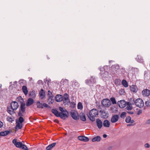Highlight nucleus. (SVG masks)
Segmentation results:
<instances>
[{
	"instance_id": "nucleus-34",
	"label": "nucleus",
	"mask_w": 150,
	"mask_h": 150,
	"mask_svg": "<svg viewBox=\"0 0 150 150\" xmlns=\"http://www.w3.org/2000/svg\"><path fill=\"white\" fill-rule=\"evenodd\" d=\"M136 59L137 61L141 63L143 62V59L141 57L137 56Z\"/></svg>"
},
{
	"instance_id": "nucleus-2",
	"label": "nucleus",
	"mask_w": 150,
	"mask_h": 150,
	"mask_svg": "<svg viewBox=\"0 0 150 150\" xmlns=\"http://www.w3.org/2000/svg\"><path fill=\"white\" fill-rule=\"evenodd\" d=\"M19 107L18 103L16 101H14L11 103V108L8 107L7 111L8 112L10 115L13 114L15 112L14 110L17 109Z\"/></svg>"
},
{
	"instance_id": "nucleus-22",
	"label": "nucleus",
	"mask_w": 150,
	"mask_h": 150,
	"mask_svg": "<svg viewBox=\"0 0 150 150\" xmlns=\"http://www.w3.org/2000/svg\"><path fill=\"white\" fill-rule=\"evenodd\" d=\"M56 144V143H53L52 144H50L46 147V149L47 150H50L52 148L55 147Z\"/></svg>"
},
{
	"instance_id": "nucleus-12",
	"label": "nucleus",
	"mask_w": 150,
	"mask_h": 150,
	"mask_svg": "<svg viewBox=\"0 0 150 150\" xmlns=\"http://www.w3.org/2000/svg\"><path fill=\"white\" fill-rule=\"evenodd\" d=\"M117 105L121 108H123L126 106V102L124 100H120L117 102Z\"/></svg>"
},
{
	"instance_id": "nucleus-53",
	"label": "nucleus",
	"mask_w": 150,
	"mask_h": 150,
	"mask_svg": "<svg viewBox=\"0 0 150 150\" xmlns=\"http://www.w3.org/2000/svg\"><path fill=\"white\" fill-rule=\"evenodd\" d=\"M146 123L148 124H150V119L146 121Z\"/></svg>"
},
{
	"instance_id": "nucleus-18",
	"label": "nucleus",
	"mask_w": 150,
	"mask_h": 150,
	"mask_svg": "<svg viewBox=\"0 0 150 150\" xmlns=\"http://www.w3.org/2000/svg\"><path fill=\"white\" fill-rule=\"evenodd\" d=\"M78 139L79 140L84 142H88L89 140L88 137L83 136H79L78 137Z\"/></svg>"
},
{
	"instance_id": "nucleus-13",
	"label": "nucleus",
	"mask_w": 150,
	"mask_h": 150,
	"mask_svg": "<svg viewBox=\"0 0 150 150\" xmlns=\"http://www.w3.org/2000/svg\"><path fill=\"white\" fill-rule=\"evenodd\" d=\"M13 143L15 146L18 148H21L22 146V143L21 142H17V140L16 139H14L13 140Z\"/></svg>"
},
{
	"instance_id": "nucleus-32",
	"label": "nucleus",
	"mask_w": 150,
	"mask_h": 150,
	"mask_svg": "<svg viewBox=\"0 0 150 150\" xmlns=\"http://www.w3.org/2000/svg\"><path fill=\"white\" fill-rule=\"evenodd\" d=\"M36 105L37 108H43V104L40 103V101H38L37 102Z\"/></svg>"
},
{
	"instance_id": "nucleus-8",
	"label": "nucleus",
	"mask_w": 150,
	"mask_h": 150,
	"mask_svg": "<svg viewBox=\"0 0 150 150\" xmlns=\"http://www.w3.org/2000/svg\"><path fill=\"white\" fill-rule=\"evenodd\" d=\"M102 105L106 107H109L111 105L110 101L108 99H105L103 100L102 101Z\"/></svg>"
},
{
	"instance_id": "nucleus-36",
	"label": "nucleus",
	"mask_w": 150,
	"mask_h": 150,
	"mask_svg": "<svg viewBox=\"0 0 150 150\" xmlns=\"http://www.w3.org/2000/svg\"><path fill=\"white\" fill-rule=\"evenodd\" d=\"M22 116H20V117L18 119V122L21 123H22V122H23L24 121V119L23 117H22Z\"/></svg>"
},
{
	"instance_id": "nucleus-33",
	"label": "nucleus",
	"mask_w": 150,
	"mask_h": 150,
	"mask_svg": "<svg viewBox=\"0 0 150 150\" xmlns=\"http://www.w3.org/2000/svg\"><path fill=\"white\" fill-rule=\"evenodd\" d=\"M122 84L124 87H127L128 86V84L127 81L123 79L122 81Z\"/></svg>"
},
{
	"instance_id": "nucleus-51",
	"label": "nucleus",
	"mask_w": 150,
	"mask_h": 150,
	"mask_svg": "<svg viewBox=\"0 0 150 150\" xmlns=\"http://www.w3.org/2000/svg\"><path fill=\"white\" fill-rule=\"evenodd\" d=\"M142 113V110H139L137 112V114L139 115Z\"/></svg>"
},
{
	"instance_id": "nucleus-24",
	"label": "nucleus",
	"mask_w": 150,
	"mask_h": 150,
	"mask_svg": "<svg viewBox=\"0 0 150 150\" xmlns=\"http://www.w3.org/2000/svg\"><path fill=\"white\" fill-rule=\"evenodd\" d=\"M125 121L127 123L131 124L133 123L134 122L133 120H131V118L129 116H128L126 117L125 120Z\"/></svg>"
},
{
	"instance_id": "nucleus-25",
	"label": "nucleus",
	"mask_w": 150,
	"mask_h": 150,
	"mask_svg": "<svg viewBox=\"0 0 150 150\" xmlns=\"http://www.w3.org/2000/svg\"><path fill=\"white\" fill-rule=\"evenodd\" d=\"M39 94L41 99H42L44 98L45 95V93L43 89H41L39 92Z\"/></svg>"
},
{
	"instance_id": "nucleus-26",
	"label": "nucleus",
	"mask_w": 150,
	"mask_h": 150,
	"mask_svg": "<svg viewBox=\"0 0 150 150\" xmlns=\"http://www.w3.org/2000/svg\"><path fill=\"white\" fill-rule=\"evenodd\" d=\"M22 90L24 94L26 95L28 94V91L27 87L25 86H23L22 88Z\"/></svg>"
},
{
	"instance_id": "nucleus-17",
	"label": "nucleus",
	"mask_w": 150,
	"mask_h": 150,
	"mask_svg": "<svg viewBox=\"0 0 150 150\" xmlns=\"http://www.w3.org/2000/svg\"><path fill=\"white\" fill-rule=\"evenodd\" d=\"M63 97L62 95H58L55 97V100L57 102H60L63 100Z\"/></svg>"
},
{
	"instance_id": "nucleus-27",
	"label": "nucleus",
	"mask_w": 150,
	"mask_h": 150,
	"mask_svg": "<svg viewBox=\"0 0 150 150\" xmlns=\"http://www.w3.org/2000/svg\"><path fill=\"white\" fill-rule=\"evenodd\" d=\"M16 125L15 127V129L16 131L17 130V128H18L19 129H21L22 127V123H20L18 122H16Z\"/></svg>"
},
{
	"instance_id": "nucleus-46",
	"label": "nucleus",
	"mask_w": 150,
	"mask_h": 150,
	"mask_svg": "<svg viewBox=\"0 0 150 150\" xmlns=\"http://www.w3.org/2000/svg\"><path fill=\"white\" fill-rule=\"evenodd\" d=\"M124 90H120V91H119V93L121 94H124Z\"/></svg>"
},
{
	"instance_id": "nucleus-10",
	"label": "nucleus",
	"mask_w": 150,
	"mask_h": 150,
	"mask_svg": "<svg viewBox=\"0 0 150 150\" xmlns=\"http://www.w3.org/2000/svg\"><path fill=\"white\" fill-rule=\"evenodd\" d=\"M25 103H22L21 106V109L19 110L18 115L19 116H23L22 113L24 112L25 111Z\"/></svg>"
},
{
	"instance_id": "nucleus-3",
	"label": "nucleus",
	"mask_w": 150,
	"mask_h": 150,
	"mask_svg": "<svg viewBox=\"0 0 150 150\" xmlns=\"http://www.w3.org/2000/svg\"><path fill=\"white\" fill-rule=\"evenodd\" d=\"M98 114V112L96 109H93L91 110L89 115H88L89 119L92 122L95 120V117Z\"/></svg>"
},
{
	"instance_id": "nucleus-5",
	"label": "nucleus",
	"mask_w": 150,
	"mask_h": 150,
	"mask_svg": "<svg viewBox=\"0 0 150 150\" xmlns=\"http://www.w3.org/2000/svg\"><path fill=\"white\" fill-rule=\"evenodd\" d=\"M59 110L61 111L60 112L59 117L63 119L64 120L69 117V114L68 112L66 110H64L63 108L61 107H59Z\"/></svg>"
},
{
	"instance_id": "nucleus-44",
	"label": "nucleus",
	"mask_w": 150,
	"mask_h": 150,
	"mask_svg": "<svg viewBox=\"0 0 150 150\" xmlns=\"http://www.w3.org/2000/svg\"><path fill=\"white\" fill-rule=\"evenodd\" d=\"M43 107H45V108H48L49 107L48 105V104H47L45 103H43Z\"/></svg>"
},
{
	"instance_id": "nucleus-58",
	"label": "nucleus",
	"mask_w": 150,
	"mask_h": 150,
	"mask_svg": "<svg viewBox=\"0 0 150 150\" xmlns=\"http://www.w3.org/2000/svg\"><path fill=\"white\" fill-rule=\"evenodd\" d=\"M20 98H21V99H22H22H22V98H21V97H20Z\"/></svg>"
},
{
	"instance_id": "nucleus-7",
	"label": "nucleus",
	"mask_w": 150,
	"mask_h": 150,
	"mask_svg": "<svg viewBox=\"0 0 150 150\" xmlns=\"http://www.w3.org/2000/svg\"><path fill=\"white\" fill-rule=\"evenodd\" d=\"M96 79L95 77L92 76L91 77L90 80H86L85 81L86 83L90 86H92L93 84L95 83L96 82Z\"/></svg>"
},
{
	"instance_id": "nucleus-28",
	"label": "nucleus",
	"mask_w": 150,
	"mask_h": 150,
	"mask_svg": "<svg viewBox=\"0 0 150 150\" xmlns=\"http://www.w3.org/2000/svg\"><path fill=\"white\" fill-rule=\"evenodd\" d=\"M52 113H53L57 117H59L60 112L57 110L54 109H52Z\"/></svg>"
},
{
	"instance_id": "nucleus-42",
	"label": "nucleus",
	"mask_w": 150,
	"mask_h": 150,
	"mask_svg": "<svg viewBox=\"0 0 150 150\" xmlns=\"http://www.w3.org/2000/svg\"><path fill=\"white\" fill-rule=\"evenodd\" d=\"M72 85L76 86L77 87L79 86V85L77 82L76 81H74L72 83Z\"/></svg>"
},
{
	"instance_id": "nucleus-30",
	"label": "nucleus",
	"mask_w": 150,
	"mask_h": 150,
	"mask_svg": "<svg viewBox=\"0 0 150 150\" xmlns=\"http://www.w3.org/2000/svg\"><path fill=\"white\" fill-rule=\"evenodd\" d=\"M101 139V138L99 136H96L92 139V141L93 142L97 141L99 142Z\"/></svg>"
},
{
	"instance_id": "nucleus-31",
	"label": "nucleus",
	"mask_w": 150,
	"mask_h": 150,
	"mask_svg": "<svg viewBox=\"0 0 150 150\" xmlns=\"http://www.w3.org/2000/svg\"><path fill=\"white\" fill-rule=\"evenodd\" d=\"M80 118L81 120L83 121H85L86 120L85 115L83 113H81L80 114Z\"/></svg>"
},
{
	"instance_id": "nucleus-37",
	"label": "nucleus",
	"mask_w": 150,
	"mask_h": 150,
	"mask_svg": "<svg viewBox=\"0 0 150 150\" xmlns=\"http://www.w3.org/2000/svg\"><path fill=\"white\" fill-rule=\"evenodd\" d=\"M110 101L112 102L113 104H115L116 103V102L115 100V99L114 98L112 97L110 98Z\"/></svg>"
},
{
	"instance_id": "nucleus-43",
	"label": "nucleus",
	"mask_w": 150,
	"mask_h": 150,
	"mask_svg": "<svg viewBox=\"0 0 150 150\" xmlns=\"http://www.w3.org/2000/svg\"><path fill=\"white\" fill-rule=\"evenodd\" d=\"M132 70L135 71L136 73L139 72V69L137 68H132Z\"/></svg>"
},
{
	"instance_id": "nucleus-47",
	"label": "nucleus",
	"mask_w": 150,
	"mask_h": 150,
	"mask_svg": "<svg viewBox=\"0 0 150 150\" xmlns=\"http://www.w3.org/2000/svg\"><path fill=\"white\" fill-rule=\"evenodd\" d=\"M126 108L127 110H131L132 108V107H131L130 105L128 106Z\"/></svg>"
},
{
	"instance_id": "nucleus-56",
	"label": "nucleus",
	"mask_w": 150,
	"mask_h": 150,
	"mask_svg": "<svg viewBox=\"0 0 150 150\" xmlns=\"http://www.w3.org/2000/svg\"><path fill=\"white\" fill-rule=\"evenodd\" d=\"M55 121H56V122L57 123H59V121H58V120H55Z\"/></svg>"
},
{
	"instance_id": "nucleus-1",
	"label": "nucleus",
	"mask_w": 150,
	"mask_h": 150,
	"mask_svg": "<svg viewBox=\"0 0 150 150\" xmlns=\"http://www.w3.org/2000/svg\"><path fill=\"white\" fill-rule=\"evenodd\" d=\"M108 67L107 66H104L103 67H99V69L100 71V76L103 80H106L110 77L108 73L105 71V69Z\"/></svg>"
},
{
	"instance_id": "nucleus-54",
	"label": "nucleus",
	"mask_w": 150,
	"mask_h": 150,
	"mask_svg": "<svg viewBox=\"0 0 150 150\" xmlns=\"http://www.w3.org/2000/svg\"><path fill=\"white\" fill-rule=\"evenodd\" d=\"M103 137L104 138H105L107 137V135L106 134H104L103 135Z\"/></svg>"
},
{
	"instance_id": "nucleus-39",
	"label": "nucleus",
	"mask_w": 150,
	"mask_h": 150,
	"mask_svg": "<svg viewBox=\"0 0 150 150\" xmlns=\"http://www.w3.org/2000/svg\"><path fill=\"white\" fill-rule=\"evenodd\" d=\"M7 119L8 121L11 122H12L14 121V119L13 118L9 117H8Z\"/></svg>"
},
{
	"instance_id": "nucleus-38",
	"label": "nucleus",
	"mask_w": 150,
	"mask_h": 150,
	"mask_svg": "<svg viewBox=\"0 0 150 150\" xmlns=\"http://www.w3.org/2000/svg\"><path fill=\"white\" fill-rule=\"evenodd\" d=\"M77 107L78 109H81L83 108V105L81 103H79L77 105Z\"/></svg>"
},
{
	"instance_id": "nucleus-20",
	"label": "nucleus",
	"mask_w": 150,
	"mask_h": 150,
	"mask_svg": "<svg viewBox=\"0 0 150 150\" xmlns=\"http://www.w3.org/2000/svg\"><path fill=\"white\" fill-rule=\"evenodd\" d=\"M34 103V100L31 98H28L26 103V105L29 106L32 105Z\"/></svg>"
},
{
	"instance_id": "nucleus-40",
	"label": "nucleus",
	"mask_w": 150,
	"mask_h": 150,
	"mask_svg": "<svg viewBox=\"0 0 150 150\" xmlns=\"http://www.w3.org/2000/svg\"><path fill=\"white\" fill-rule=\"evenodd\" d=\"M126 113L125 112H122L120 115V117L122 118H124L126 116Z\"/></svg>"
},
{
	"instance_id": "nucleus-48",
	"label": "nucleus",
	"mask_w": 150,
	"mask_h": 150,
	"mask_svg": "<svg viewBox=\"0 0 150 150\" xmlns=\"http://www.w3.org/2000/svg\"><path fill=\"white\" fill-rule=\"evenodd\" d=\"M37 83L39 84H42V80H39L38 82Z\"/></svg>"
},
{
	"instance_id": "nucleus-59",
	"label": "nucleus",
	"mask_w": 150,
	"mask_h": 150,
	"mask_svg": "<svg viewBox=\"0 0 150 150\" xmlns=\"http://www.w3.org/2000/svg\"><path fill=\"white\" fill-rule=\"evenodd\" d=\"M122 69H123V70H124V68H122Z\"/></svg>"
},
{
	"instance_id": "nucleus-50",
	"label": "nucleus",
	"mask_w": 150,
	"mask_h": 150,
	"mask_svg": "<svg viewBox=\"0 0 150 150\" xmlns=\"http://www.w3.org/2000/svg\"><path fill=\"white\" fill-rule=\"evenodd\" d=\"M3 123L0 121V128H1L3 126Z\"/></svg>"
},
{
	"instance_id": "nucleus-16",
	"label": "nucleus",
	"mask_w": 150,
	"mask_h": 150,
	"mask_svg": "<svg viewBox=\"0 0 150 150\" xmlns=\"http://www.w3.org/2000/svg\"><path fill=\"white\" fill-rule=\"evenodd\" d=\"M142 93V95L144 96L147 97L150 95V91L147 89L144 90Z\"/></svg>"
},
{
	"instance_id": "nucleus-55",
	"label": "nucleus",
	"mask_w": 150,
	"mask_h": 150,
	"mask_svg": "<svg viewBox=\"0 0 150 150\" xmlns=\"http://www.w3.org/2000/svg\"><path fill=\"white\" fill-rule=\"evenodd\" d=\"M32 80V78H30L29 81H31Z\"/></svg>"
},
{
	"instance_id": "nucleus-29",
	"label": "nucleus",
	"mask_w": 150,
	"mask_h": 150,
	"mask_svg": "<svg viewBox=\"0 0 150 150\" xmlns=\"http://www.w3.org/2000/svg\"><path fill=\"white\" fill-rule=\"evenodd\" d=\"M10 131L6 130L0 132V136H4L8 135L10 133Z\"/></svg>"
},
{
	"instance_id": "nucleus-6",
	"label": "nucleus",
	"mask_w": 150,
	"mask_h": 150,
	"mask_svg": "<svg viewBox=\"0 0 150 150\" xmlns=\"http://www.w3.org/2000/svg\"><path fill=\"white\" fill-rule=\"evenodd\" d=\"M134 103L136 106L139 108L142 107L144 105V103L143 100L142 99L140 98L136 99Z\"/></svg>"
},
{
	"instance_id": "nucleus-15",
	"label": "nucleus",
	"mask_w": 150,
	"mask_h": 150,
	"mask_svg": "<svg viewBox=\"0 0 150 150\" xmlns=\"http://www.w3.org/2000/svg\"><path fill=\"white\" fill-rule=\"evenodd\" d=\"M63 97V100L64 103H67L69 102V96L66 93L64 94Z\"/></svg>"
},
{
	"instance_id": "nucleus-49",
	"label": "nucleus",
	"mask_w": 150,
	"mask_h": 150,
	"mask_svg": "<svg viewBox=\"0 0 150 150\" xmlns=\"http://www.w3.org/2000/svg\"><path fill=\"white\" fill-rule=\"evenodd\" d=\"M149 101H147L145 102V104L147 106H148L149 105Z\"/></svg>"
},
{
	"instance_id": "nucleus-45",
	"label": "nucleus",
	"mask_w": 150,
	"mask_h": 150,
	"mask_svg": "<svg viewBox=\"0 0 150 150\" xmlns=\"http://www.w3.org/2000/svg\"><path fill=\"white\" fill-rule=\"evenodd\" d=\"M144 146L146 148H149L150 147V145L148 143H146L145 144Z\"/></svg>"
},
{
	"instance_id": "nucleus-21",
	"label": "nucleus",
	"mask_w": 150,
	"mask_h": 150,
	"mask_svg": "<svg viewBox=\"0 0 150 150\" xmlns=\"http://www.w3.org/2000/svg\"><path fill=\"white\" fill-rule=\"evenodd\" d=\"M130 90L132 92L136 93L138 91V88L136 86L132 85L130 87Z\"/></svg>"
},
{
	"instance_id": "nucleus-11",
	"label": "nucleus",
	"mask_w": 150,
	"mask_h": 150,
	"mask_svg": "<svg viewBox=\"0 0 150 150\" xmlns=\"http://www.w3.org/2000/svg\"><path fill=\"white\" fill-rule=\"evenodd\" d=\"M119 117L117 115H115L112 116L111 119V122L114 123L117 122L119 120Z\"/></svg>"
},
{
	"instance_id": "nucleus-19",
	"label": "nucleus",
	"mask_w": 150,
	"mask_h": 150,
	"mask_svg": "<svg viewBox=\"0 0 150 150\" xmlns=\"http://www.w3.org/2000/svg\"><path fill=\"white\" fill-rule=\"evenodd\" d=\"M48 96L49 98L48 100L52 103V101H53L54 100L53 99V95L52 93L50 92V90L48 91Z\"/></svg>"
},
{
	"instance_id": "nucleus-23",
	"label": "nucleus",
	"mask_w": 150,
	"mask_h": 150,
	"mask_svg": "<svg viewBox=\"0 0 150 150\" xmlns=\"http://www.w3.org/2000/svg\"><path fill=\"white\" fill-rule=\"evenodd\" d=\"M103 125L104 127H109L110 126V122L109 121L107 120H105L103 123Z\"/></svg>"
},
{
	"instance_id": "nucleus-14",
	"label": "nucleus",
	"mask_w": 150,
	"mask_h": 150,
	"mask_svg": "<svg viewBox=\"0 0 150 150\" xmlns=\"http://www.w3.org/2000/svg\"><path fill=\"white\" fill-rule=\"evenodd\" d=\"M96 124L97 127L99 129H101L103 125L102 122L99 119H97L96 120Z\"/></svg>"
},
{
	"instance_id": "nucleus-9",
	"label": "nucleus",
	"mask_w": 150,
	"mask_h": 150,
	"mask_svg": "<svg viewBox=\"0 0 150 150\" xmlns=\"http://www.w3.org/2000/svg\"><path fill=\"white\" fill-rule=\"evenodd\" d=\"M70 115L73 118L76 120L79 119V115L78 112L76 111L72 110L70 113Z\"/></svg>"
},
{
	"instance_id": "nucleus-4",
	"label": "nucleus",
	"mask_w": 150,
	"mask_h": 150,
	"mask_svg": "<svg viewBox=\"0 0 150 150\" xmlns=\"http://www.w3.org/2000/svg\"><path fill=\"white\" fill-rule=\"evenodd\" d=\"M110 71L112 74H119L122 73L120 68V67L118 64H115L112 65L110 69Z\"/></svg>"
},
{
	"instance_id": "nucleus-35",
	"label": "nucleus",
	"mask_w": 150,
	"mask_h": 150,
	"mask_svg": "<svg viewBox=\"0 0 150 150\" xmlns=\"http://www.w3.org/2000/svg\"><path fill=\"white\" fill-rule=\"evenodd\" d=\"M19 83L21 86L25 84L26 83V81L23 79H21L19 81Z\"/></svg>"
},
{
	"instance_id": "nucleus-52",
	"label": "nucleus",
	"mask_w": 150,
	"mask_h": 150,
	"mask_svg": "<svg viewBox=\"0 0 150 150\" xmlns=\"http://www.w3.org/2000/svg\"><path fill=\"white\" fill-rule=\"evenodd\" d=\"M127 112L128 113H129V114H133L134 113L133 112L131 111H127Z\"/></svg>"
},
{
	"instance_id": "nucleus-57",
	"label": "nucleus",
	"mask_w": 150,
	"mask_h": 150,
	"mask_svg": "<svg viewBox=\"0 0 150 150\" xmlns=\"http://www.w3.org/2000/svg\"><path fill=\"white\" fill-rule=\"evenodd\" d=\"M14 83H17V82L16 81H15L14 82Z\"/></svg>"
},
{
	"instance_id": "nucleus-41",
	"label": "nucleus",
	"mask_w": 150,
	"mask_h": 150,
	"mask_svg": "<svg viewBox=\"0 0 150 150\" xmlns=\"http://www.w3.org/2000/svg\"><path fill=\"white\" fill-rule=\"evenodd\" d=\"M22 149H24L25 150H28L27 147L24 144H22V146L21 148Z\"/></svg>"
}]
</instances>
